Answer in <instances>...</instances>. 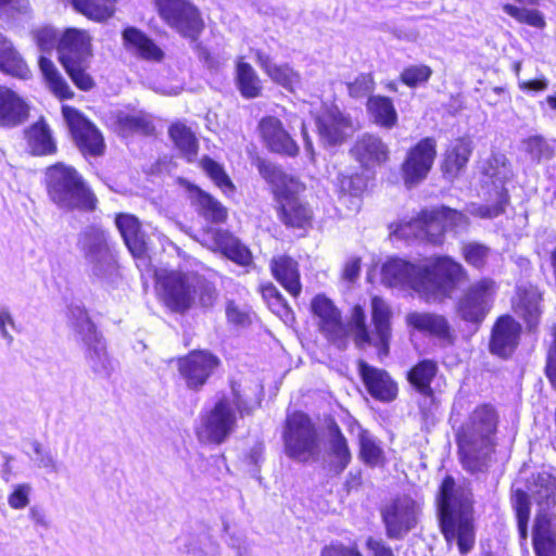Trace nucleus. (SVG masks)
<instances>
[{"label": "nucleus", "instance_id": "1", "mask_svg": "<svg viewBox=\"0 0 556 556\" xmlns=\"http://www.w3.org/2000/svg\"><path fill=\"white\" fill-rule=\"evenodd\" d=\"M381 277L390 287H408L427 301H439L450 298L457 285L468 279V274L462 264L444 256L424 265L391 258L383 264Z\"/></svg>", "mask_w": 556, "mask_h": 556}, {"label": "nucleus", "instance_id": "2", "mask_svg": "<svg viewBox=\"0 0 556 556\" xmlns=\"http://www.w3.org/2000/svg\"><path fill=\"white\" fill-rule=\"evenodd\" d=\"M498 415L491 405L476 407L456 433L459 459L471 475L485 473L495 451Z\"/></svg>", "mask_w": 556, "mask_h": 556}, {"label": "nucleus", "instance_id": "3", "mask_svg": "<svg viewBox=\"0 0 556 556\" xmlns=\"http://www.w3.org/2000/svg\"><path fill=\"white\" fill-rule=\"evenodd\" d=\"M439 521L445 540L456 541L460 554L469 553L475 545L471 518V491L466 484H456L447 476L439 493Z\"/></svg>", "mask_w": 556, "mask_h": 556}, {"label": "nucleus", "instance_id": "4", "mask_svg": "<svg viewBox=\"0 0 556 556\" xmlns=\"http://www.w3.org/2000/svg\"><path fill=\"white\" fill-rule=\"evenodd\" d=\"M88 277L102 286L112 287L121 278L117 255L109 233L97 226L86 227L78 236Z\"/></svg>", "mask_w": 556, "mask_h": 556}, {"label": "nucleus", "instance_id": "5", "mask_svg": "<svg viewBox=\"0 0 556 556\" xmlns=\"http://www.w3.org/2000/svg\"><path fill=\"white\" fill-rule=\"evenodd\" d=\"M46 186L49 199L64 211L96 208L97 199L81 175L72 166L56 163L46 170Z\"/></svg>", "mask_w": 556, "mask_h": 556}, {"label": "nucleus", "instance_id": "6", "mask_svg": "<svg viewBox=\"0 0 556 556\" xmlns=\"http://www.w3.org/2000/svg\"><path fill=\"white\" fill-rule=\"evenodd\" d=\"M68 324L76 339L85 345V356L92 372L101 378H109L113 370V361L109 357L105 342L91 321L85 306L73 301L67 306Z\"/></svg>", "mask_w": 556, "mask_h": 556}, {"label": "nucleus", "instance_id": "7", "mask_svg": "<svg viewBox=\"0 0 556 556\" xmlns=\"http://www.w3.org/2000/svg\"><path fill=\"white\" fill-rule=\"evenodd\" d=\"M59 61L74 85L88 91L94 87V80L87 72L92 56L88 34L76 28H67L58 42Z\"/></svg>", "mask_w": 556, "mask_h": 556}, {"label": "nucleus", "instance_id": "8", "mask_svg": "<svg viewBox=\"0 0 556 556\" xmlns=\"http://www.w3.org/2000/svg\"><path fill=\"white\" fill-rule=\"evenodd\" d=\"M533 500L540 506L533 526V548L536 556H556V530L547 509L556 504V482L549 475L533 477V488H529Z\"/></svg>", "mask_w": 556, "mask_h": 556}, {"label": "nucleus", "instance_id": "9", "mask_svg": "<svg viewBox=\"0 0 556 556\" xmlns=\"http://www.w3.org/2000/svg\"><path fill=\"white\" fill-rule=\"evenodd\" d=\"M254 405L249 403L241 394L240 384L231 382V391L228 395L218 399L212 409L202 419L206 438L210 442L220 444L235 430L237 416H249Z\"/></svg>", "mask_w": 556, "mask_h": 556}, {"label": "nucleus", "instance_id": "10", "mask_svg": "<svg viewBox=\"0 0 556 556\" xmlns=\"http://www.w3.org/2000/svg\"><path fill=\"white\" fill-rule=\"evenodd\" d=\"M391 309L389 305L379 296L371 299V321L374 325V337L366 326V314L361 305L354 306L351 321L345 326L349 336L353 333L355 344L359 348L366 344H374L378 348L379 355L389 353V341L391 338Z\"/></svg>", "mask_w": 556, "mask_h": 556}, {"label": "nucleus", "instance_id": "11", "mask_svg": "<svg viewBox=\"0 0 556 556\" xmlns=\"http://www.w3.org/2000/svg\"><path fill=\"white\" fill-rule=\"evenodd\" d=\"M286 455L298 462H318L321 455L320 438L311 418L294 413L286 421L283 431Z\"/></svg>", "mask_w": 556, "mask_h": 556}, {"label": "nucleus", "instance_id": "12", "mask_svg": "<svg viewBox=\"0 0 556 556\" xmlns=\"http://www.w3.org/2000/svg\"><path fill=\"white\" fill-rule=\"evenodd\" d=\"M462 218V213L446 206L422 211L416 218L401 223L393 235L405 240H425L438 244L442 241L445 231L444 223L456 224Z\"/></svg>", "mask_w": 556, "mask_h": 556}, {"label": "nucleus", "instance_id": "13", "mask_svg": "<svg viewBox=\"0 0 556 556\" xmlns=\"http://www.w3.org/2000/svg\"><path fill=\"white\" fill-rule=\"evenodd\" d=\"M496 292V282L491 278L469 285L456 301L457 316L477 330L490 313Z\"/></svg>", "mask_w": 556, "mask_h": 556}, {"label": "nucleus", "instance_id": "14", "mask_svg": "<svg viewBox=\"0 0 556 556\" xmlns=\"http://www.w3.org/2000/svg\"><path fill=\"white\" fill-rule=\"evenodd\" d=\"M161 18L182 37L197 41L204 29L200 11L189 0H155Z\"/></svg>", "mask_w": 556, "mask_h": 556}, {"label": "nucleus", "instance_id": "15", "mask_svg": "<svg viewBox=\"0 0 556 556\" xmlns=\"http://www.w3.org/2000/svg\"><path fill=\"white\" fill-rule=\"evenodd\" d=\"M156 279L163 291L167 307L176 313H185L194 305V290L198 275L194 273H156Z\"/></svg>", "mask_w": 556, "mask_h": 556}, {"label": "nucleus", "instance_id": "16", "mask_svg": "<svg viewBox=\"0 0 556 556\" xmlns=\"http://www.w3.org/2000/svg\"><path fill=\"white\" fill-rule=\"evenodd\" d=\"M220 365V359L206 350H194L178 359V370L189 390H201Z\"/></svg>", "mask_w": 556, "mask_h": 556}, {"label": "nucleus", "instance_id": "17", "mask_svg": "<svg viewBox=\"0 0 556 556\" xmlns=\"http://www.w3.org/2000/svg\"><path fill=\"white\" fill-rule=\"evenodd\" d=\"M419 507L408 496L397 497L381 510L388 538L402 540L417 525Z\"/></svg>", "mask_w": 556, "mask_h": 556}, {"label": "nucleus", "instance_id": "18", "mask_svg": "<svg viewBox=\"0 0 556 556\" xmlns=\"http://www.w3.org/2000/svg\"><path fill=\"white\" fill-rule=\"evenodd\" d=\"M484 175L500 184L501 188L496 190V201L492 204L479 205L473 213L482 218H494L505 212L508 203V191L504 185L511 178L513 172L507 157L502 153L492 154L484 168Z\"/></svg>", "mask_w": 556, "mask_h": 556}, {"label": "nucleus", "instance_id": "19", "mask_svg": "<svg viewBox=\"0 0 556 556\" xmlns=\"http://www.w3.org/2000/svg\"><path fill=\"white\" fill-rule=\"evenodd\" d=\"M437 156V141L432 137L421 139L412 147L402 164L404 182L408 188L428 176Z\"/></svg>", "mask_w": 556, "mask_h": 556}, {"label": "nucleus", "instance_id": "20", "mask_svg": "<svg viewBox=\"0 0 556 556\" xmlns=\"http://www.w3.org/2000/svg\"><path fill=\"white\" fill-rule=\"evenodd\" d=\"M312 312L319 319L320 331L339 349H344L349 330L341 319L340 311L325 295H316L312 301Z\"/></svg>", "mask_w": 556, "mask_h": 556}, {"label": "nucleus", "instance_id": "21", "mask_svg": "<svg viewBox=\"0 0 556 556\" xmlns=\"http://www.w3.org/2000/svg\"><path fill=\"white\" fill-rule=\"evenodd\" d=\"M63 116L77 147L83 153L92 156L103 153L104 141L93 124L73 108L64 106Z\"/></svg>", "mask_w": 556, "mask_h": 556}, {"label": "nucleus", "instance_id": "22", "mask_svg": "<svg viewBox=\"0 0 556 556\" xmlns=\"http://www.w3.org/2000/svg\"><path fill=\"white\" fill-rule=\"evenodd\" d=\"M515 314L525 321L530 332L535 331L543 314V292L532 283H520L513 299Z\"/></svg>", "mask_w": 556, "mask_h": 556}, {"label": "nucleus", "instance_id": "23", "mask_svg": "<svg viewBox=\"0 0 556 556\" xmlns=\"http://www.w3.org/2000/svg\"><path fill=\"white\" fill-rule=\"evenodd\" d=\"M350 154L363 168L372 169L389 160L390 150L379 136L366 132L357 137Z\"/></svg>", "mask_w": 556, "mask_h": 556}, {"label": "nucleus", "instance_id": "24", "mask_svg": "<svg viewBox=\"0 0 556 556\" xmlns=\"http://www.w3.org/2000/svg\"><path fill=\"white\" fill-rule=\"evenodd\" d=\"M359 375L369 394L381 402H392L397 396V384L390 375L365 361L358 362Z\"/></svg>", "mask_w": 556, "mask_h": 556}, {"label": "nucleus", "instance_id": "25", "mask_svg": "<svg viewBox=\"0 0 556 556\" xmlns=\"http://www.w3.org/2000/svg\"><path fill=\"white\" fill-rule=\"evenodd\" d=\"M316 125L320 139L329 144L337 146L344 141L348 131L352 129V122L337 106L326 109L317 118Z\"/></svg>", "mask_w": 556, "mask_h": 556}, {"label": "nucleus", "instance_id": "26", "mask_svg": "<svg viewBox=\"0 0 556 556\" xmlns=\"http://www.w3.org/2000/svg\"><path fill=\"white\" fill-rule=\"evenodd\" d=\"M260 130L263 140L270 151L294 156L299 152L296 142L285 130L282 123L274 117L267 116L260 122Z\"/></svg>", "mask_w": 556, "mask_h": 556}, {"label": "nucleus", "instance_id": "27", "mask_svg": "<svg viewBox=\"0 0 556 556\" xmlns=\"http://www.w3.org/2000/svg\"><path fill=\"white\" fill-rule=\"evenodd\" d=\"M327 456V469L334 476L341 475L352 460L348 440L336 422L328 427Z\"/></svg>", "mask_w": 556, "mask_h": 556}, {"label": "nucleus", "instance_id": "28", "mask_svg": "<svg viewBox=\"0 0 556 556\" xmlns=\"http://www.w3.org/2000/svg\"><path fill=\"white\" fill-rule=\"evenodd\" d=\"M279 218L287 227L305 229L312 224L313 212L298 195L285 192L279 199Z\"/></svg>", "mask_w": 556, "mask_h": 556}, {"label": "nucleus", "instance_id": "29", "mask_svg": "<svg viewBox=\"0 0 556 556\" xmlns=\"http://www.w3.org/2000/svg\"><path fill=\"white\" fill-rule=\"evenodd\" d=\"M518 339V325L511 317L502 316L493 327L490 351L501 357H508L515 351Z\"/></svg>", "mask_w": 556, "mask_h": 556}, {"label": "nucleus", "instance_id": "30", "mask_svg": "<svg viewBox=\"0 0 556 556\" xmlns=\"http://www.w3.org/2000/svg\"><path fill=\"white\" fill-rule=\"evenodd\" d=\"M29 108L13 90L0 86V127L13 128L28 117Z\"/></svg>", "mask_w": 556, "mask_h": 556}, {"label": "nucleus", "instance_id": "31", "mask_svg": "<svg viewBox=\"0 0 556 556\" xmlns=\"http://www.w3.org/2000/svg\"><path fill=\"white\" fill-rule=\"evenodd\" d=\"M257 65L267 76L285 89L293 91L301 85V75L288 64L278 65L273 62L270 55L263 50H254Z\"/></svg>", "mask_w": 556, "mask_h": 556}, {"label": "nucleus", "instance_id": "32", "mask_svg": "<svg viewBox=\"0 0 556 556\" xmlns=\"http://www.w3.org/2000/svg\"><path fill=\"white\" fill-rule=\"evenodd\" d=\"M406 321L419 332L443 341H451L452 339L451 325L443 315L428 312H413L406 316Z\"/></svg>", "mask_w": 556, "mask_h": 556}, {"label": "nucleus", "instance_id": "33", "mask_svg": "<svg viewBox=\"0 0 556 556\" xmlns=\"http://www.w3.org/2000/svg\"><path fill=\"white\" fill-rule=\"evenodd\" d=\"M115 224L132 256H143L147 251V236L141 229L139 219L130 214H118Z\"/></svg>", "mask_w": 556, "mask_h": 556}, {"label": "nucleus", "instance_id": "34", "mask_svg": "<svg viewBox=\"0 0 556 556\" xmlns=\"http://www.w3.org/2000/svg\"><path fill=\"white\" fill-rule=\"evenodd\" d=\"M27 149L33 155L46 156L56 153V142L52 136L51 129L45 119L30 125L24 131Z\"/></svg>", "mask_w": 556, "mask_h": 556}, {"label": "nucleus", "instance_id": "35", "mask_svg": "<svg viewBox=\"0 0 556 556\" xmlns=\"http://www.w3.org/2000/svg\"><path fill=\"white\" fill-rule=\"evenodd\" d=\"M270 270L275 279L292 295L301 293L299 264L288 255H280L270 261Z\"/></svg>", "mask_w": 556, "mask_h": 556}, {"label": "nucleus", "instance_id": "36", "mask_svg": "<svg viewBox=\"0 0 556 556\" xmlns=\"http://www.w3.org/2000/svg\"><path fill=\"white\" fill-rule=\"evenodd\" d=\"M123 40L126 49L141 59L160 62L164 56L162 49L144 33L135 27L124 29Z\"/></svg>", "mask_w": 556, "mask_h": 556}, {"label": "nucleus", "instance_id": "37", "mask_svg": "<svg viewBox=\"0 0 556 556\" xmlns=\"http://www.w3.org/2000/svg\"><path fill=\"white\" fill-rule=\"evenodd\" d=\"M0 72L24 80L28 79L31 75L21 53L15 49L12 41L1 33Z\"/></svg>", "mask_w": 556, "mask_h": 556}, {"label": "nucleus", "instance_id": "38", "mask_svg": "<svg viewBox=\"0 0 556 556\" xmlns=\"http://www.w3.org/2000/svg\"><path fill=\"white\" fill-rule=\"evenodd\" d=\"M472 152L471 141L466 138H458L447 148L442 170L450 178H455L464 169Z\"/></svg>", "mask_w": 556, "mask_h": 556}, {"label": "nucleus", "instance_id": "39", "mask_svg": "<svg viewBox=\"0 0 556 556\" xmlns=\"http://www.w3.org/2000/svg\"><path fill=\"white\" fill-rule=\"evenodd\" d=\"M366 109L369 119L381 128L392 129L397 124V112L388 97L369 96Z\"/></svg>", "mask_w": 556, "mask_h": 556}, {"label": "nucleus", "instance_id": "40", "mask_svg": "<svg viewBox=\"0 0 556 556\" xmlns=\"http://www.w3.org/2000/svg\"><path fill=\"white\" fill-rule=\"evenodd\" d=\"M212 237L217 249H219L229 260L239 265H249L252 261L250 250L242 244L229 231L215 229Z\"/></svg>", "mask_w": 556, "mask_h": 556}, {"label": "nucleus", "instance_id": "41", "mask_svg": "<svg viewBox=\"0 0 556 556\" xmlns=\"http://www.w3.org/2000/svg\"><path fill=\"white\" fill-rule=\"evenodd\" d=\"M235 81L243 98L254 99L261 94V79L252 65L244 62L242 58L236 64Z\"/></svg>", "mask_w": 556, "mask_h": 556}, {"label": "nucleus", "instance_id": "42", "mask_svg": "<svg viewBox=\"0 0 556 556\" xmlns=\"http://www.w3.org/2000/svg\"><path fill=\"white\" fill-rule=\"evenodd\" d=\"M438 364L432 359H422L407 374V380L417 392H430L431 383L438 374Z\"/></svg>", "mask_w": 556, "mask_h": 556}, {"label": "nucleus", "instance_id": "43", "mask_svg": "<svg viewBox=\"0 0 556 556\" xmlns=\"http://www.w3.org/2000/svg\"><path fill=\"white\" fill-rule=\"evenodd\" d=\"M118 130L124 135H151L154 131V125L150 117L142 112H119L116 116Z\"/></svg>", "mask_w": 556, "mask_h": 556}, {"label": "nucleus", "instance_id": "44", "mask_svg": "<svg viewBox=\"0 0 556 556\" xmlns=\"http://www.w3.org/2000/svg\"><path fill=\"white\" fill-rule=\"evenodd\" d=\"M194 201L199 213L208 222L220 224L227 219V208L211 194L197 189Z\"/></svg>", "mask_w": 556, "mask_h": 556}, {"label": "nucleus", "instance_id": "45", "mask_svg": "<svg viewBox=\"0 0 556 556\" xmlns=\"http://www.w3.org/2000/svg\"><path fill=\"white\" fill-rule=\"evenodd\" d=\"M39 67L50 89L55 96L61 99H70L73 97V91L68 84L50 59L40 56Z\"/></svg>", "mask_w": 556, "mask_h": 556}, {"label": "nucleus", "instance_id": "46", "mask_svg": "<svg viewBox=\"0 0 556 556\" xmlns=\"http://www.w3.org/2000/svg\"><path fill=\"white\" fill-rule=\"evenodd\" d=\"M168 135L175 147L190 162L198 153V141L190 130L184 124H173L168 129Z\"/></svg>", "mask_w": 556, "mask_h": 556}, {"label": "nucleus", "instance_id": "47", "mask_svg": "<svg viewBox=\"0 0 556 556\" xmlns=\"http://www.w3.org/2000/svg\"><path fill=\"white\" fill-rule=\"evenodd\" d=\"M521 144L523 151L538 164L543 160L552 159L554 155V146L543 136H530L523 139Z\"/></svg>", "mask_w": 556, "mask_h": 556}, {"label": "nucleus", "instance_id": "48", "mask_svg": "<svg viewBox=\"0 0 556 556\" xmlns=\"http://www.w3.org/2000/svg\"><path fill=\"white\" fill-rule=\"evenodd\" d=\"M516 513L518 532L521 540L528 538V522L530 518V497L526 491L516 490L511 498Z\"/></svg>", "mask_w": 556, "mask_h": 556}, {"label": "nucleus", "instance_id": "49", "mask_svg": "<svg viewBox=\"0 0 556 556\" xmlns=\"http://www.w3.org/2000/svg\"><path fill=\"white\" fill-rule=\"evenodd\" d=\"M201 165L206 175L226 195L235 193V186L220 164L205 156L202 159Z\"/></svg>", "mask_w": 556, "mask_h": 556}, {"label": "nucleus", "instance_id": "50", "mask_svg": "<svg viewBox=\"0 0 556 556\" xmlns=\"http://www.w3.org/2000/svg\"><path fill=\"white\" fill-rule=\"evenodd\" d=\"M492 254V250L479 242H468L462 247L465 262L475 269L482 271Z\"/></svg>", "mask_w": 556, "mask_h": 556}, {"label": "nucleus", "instance_id": "51", "mask_svg": "<svg viewBox=\"0 0 556 556\" xmlns=\"http://www.w3.org/2000/svg\"><path fill=\"white\" fill-rule=\"evenodd\" d=\"M74 10L90 20L102 22L112 16L110 7L101 4L98 0H72Z\"/></svg>", "mask_w": 556, "mask_h": 556}, {"label": "nucleus", "instance_id": "52", "mask_svg": "<svg viewBox=\"0 0 556 556\" xmlns=\"http://www.w3.org/2000/svg\"><path fill=\"white\" fill-rule=\"evenodd\" d=\"M359 455L362 460L371 467L378 466L383 460V451L367 433L359 435Z\"/></svg>", "mask_w": 556, "mask_h": 556}, {"label": "nucleus", "instance_id": "53", "mask_svg": "<svg viewBox=\"0 0 556 556\" xmlns=\"http://www.w3.org/2000/svg\"><path fill=\"white\" fill-rule=\"evenodd\" d=\"M503 11L520 23L538 28H543L545 26L544 17L538 10L519 8L514 4L506 3L503 5Z\"/></svg>", "mask_w": 556, "mask_h": 556}, {"label": "nucleus", "instance_id": "54", "mask_svg": "<svg viewBox=\"0 0 556 556\" xmlns=\"http://www.w3.org/2000/svg\"><path fill=\"white\" fill-rule=\"evenodd\" d=\"M420 399L418 401V407L420 415L426 424H434L437 413L440 407V400L433 390L430 392H418Z\"/></svg>", "mask_w": 556, "mask_h": 556}, {"label": "nucleus", "instance_id": "55", "mask_svg": "<svg viewBox=\"0 0 556 556\" xmlns=\"http://www.w3.org/2000/svg\"><path fill=\"white\" fill-rule=\"evenodd\" d=\"M30 445L36 454L35 462L37 467L46 469L49 473H58L60 471L58 459L50 450L45 448L42 444L36 440L31 441Z\"/></svg>", "mask_w": 556, "mask_h": 556}, {"label": "nucleus", "instance_id": "56", "mask_svg": "<svg viewBox=\"0 0 556 556\" xmlns=\"http://www.w3.org/2000/svg\"><path fill=\"white\" fill-rule=\"evenodd\" d=\"M431 75L432 70L427 65H410L401 73V80L408 87H416L427 83Z\"/></svg>", "mask_w": 556, "mask_h": 556}, {"label": "nucleus", "instance_id": "57", "mask_svg": "<svg viewBox=\"0 0 556 556\" xmlns=\"http://www.w3.org/2000/svg\"><path fill=\"white\" fill-rule=\"evenodd\" d=\"M197 288L194 290V304L197 303V299L199 304L203 308L212 307L216 298V289L213 283L208 282L204 278L198 275Z\"/></svg>", "mask_w": 556, "mask_h": 556}, {"label": "nucleus", "instance_id": "58", "mask_svg": "<svg viewBox=\"0 0 556 556\" xmlns=\"http://www.w3.org/2000/svg\"><path fill=\"white\" fill-rule=\"evenodd\" d=\"M375 89V81L370 74H359L352 83L348 84L351 97L362 99L369 96Z\"/></svg>", "mask_w": 556, "mask_h": 556}, {"label": "nucleus", "instance_id": "59", "mask_svg": "<svg viewBox=\"0 0 556 556\" xmlns=\"http://www.w3.org/2000/svg\"><path fill=\"white\" fill-rule=\"evenodd\" d=\"M262 294L263 298L268 302V305L273 312L281 314L289 311L287 301L273 283L264 286L262 288Z\"/></svg>", "mask_w": 556, "mask_h": 556}, {"label": "nucleus", "instance_id": "60", "mask_svg": "<svg viewBox=\"0 0 556 556\" xmlns=\"http://www.w3.org/2000/svg\"><path fill=\"white\" fill-rule=\"evenodd\" d=\"M60 37L59 31L52 27H43L36 33L37 45L42 51H51L53 48L58 49Z\"/></svg>", "mask_w": 556, "mask_h": 556}, {"label": "nucleus", "instance_id": "61", "mask_svg": "<svg viewBox=\"0 0 556 556\" xmlns=\"http://www.w3.org/2000/svg\"><path fill=\"white\" fill-rule=\"evenodd\" d=\"M337 181L340 191L343 193H350L352 195L358 194L363 189V180L359 176H348L339 174Z\"/></svg>", "mask_w": 556, "mask_h": 556}, {"label": "nucleus", "instance_id": "62", "mask_svg": "<svg viewBox=\"0 0 556 556\" xmlns=\"http://www.w3.org/2000/svg\"><path fill=\"white\" fill-rule=\"evenodd\" d=\"M29 491L30 488L27 484L18 485L14 492L9 496L8 502L9 505L14 509H22L26 507L29 503Z\"/></svg>", "mask_w": 556, "mask_h": 556}, {"label": "nucleus", "instance_id": "63", "mask_svg": "<svg viewBox=\"0 0 556 556\" xmlns=\"http://www.w3.org/2000/svg\"><path fill=\"white\" fill-rule=\"evenodd\" d=\"M320 556H363L355 547L345 546L341 543L326 545Z\"/></svg>", "mask_w": 556, "mask_h": 556}, {"label": "nucleus", "instance_id": "64", "mask_svg": "<svg viewBox=\"0 0 556 556\" xmlns=\"http://www.w3.org/2000/svg\"><path fill=\"white\" fill-rule=\"evenodd\" d=\"M553 334H554V342L548 351L545 371H546V376L549 379L551 383L556 389V326H555Z\"/></svg>", "mask_w": 556, "mask_h": 556}]
</instances>
